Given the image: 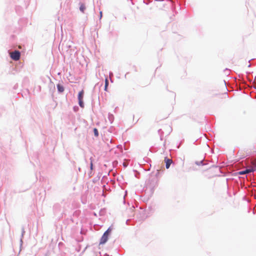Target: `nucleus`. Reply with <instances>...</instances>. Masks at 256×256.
<instances>
[{
	"instance_id": "1",
	"label": "nucleus",
	"mask_w": 256,
	"mask_h": 256,
	"mask_svg": "<svg viewBox=\"0 0 256 256\" xmlns=\"http://www.w3.org/2000/svg\"><path fill=\"white\" fill-rule=\"evenodd\" d=\"M10 58L14 60H19L20 56V54L19 51L15 50L14 52L10 53Z\"/></svg>"
},
{
	"instance_id": "2",
	"label": "nucleus",
	"mask_w": 256,
	"mask_h": 256,
	"mask_svg": "<svg viewBox=\"0 0 256 256\" xmlns=\"http://www.w3.org/2000/svg\"><path fill=\"white\" fill-rule=\"evenodd\" d=\"M108 240V234H107V232H104L102 237L101 238L100 241V244H105Z\"/></svg>"
},
{
	"instance_id": "3",
	"label": "nucleus",
	"mask_w": 256,
	"mask_h": 256,
	"mask_svg": "<svg viewBox=\"0 0 256 256\" xmlns=\"http://www.w3.org/2000/svg\"><path fill=\"white\" fill-rule=\"evenodd\" d=\"M165 162H166V168H168L170 166V165L172 163V160L166 158H165Z\"/></svg>"
},
{
	"instance_id": "4",
	"label": "nucleus",
	"mask_w": 256,
	"mask_h": 256,
	"mask_svg": "<svg viewBox=\"0 0 256 256\" xmlns=\"http://www.w3.org/2000/svg\"><path fill=\"white\" fill-rule=\"evenodd\" d=\"M57 87L59 92H62L64 91V88L62 85L58 84Z\"/></svg>"
},
{
	"instance_id": "5",
	"label": "nucleus",
	"mask_w": 256,
	"mask_h": 256,
	"mask_svg": "<svg viewBox=\"0 0 256 256\" xmlns=\"http://www.w3.org/2000/svg\"><path fill=\"white\" fill-rule=\"evenodd\" d=\"M84 92L83 90H81L79 92L78 95V100H80V99L82 100L83 96H84Z\"/></svg>"
},
{
	"instance_id": "6",
	"label": "nucleus",
	"mask_w": 256,
	"mask_h": 256,
	"mask_svg": "<svg viewBox=\"0 0 256 256\" xmlns=\"http://www.w3.org/2000/svg\"><path fill=\"white\" fill-rule=\"evenodd\" d=\"M86 9L85 5L83 4H80V10L82 12H84Z\"/></svg>"
},
{
	"instance_id": "7",
	"label": "nucleus",
	"mask_w": 256,
	"mask_h": 256,
	"mask_svg": "<svg viewBox=\"0 0 256 256\" xmlns=\"http://www.w3.org/2000/svg\"><path fill=\"white\" fill-rule=\"evenodd\" d=\"M78 104L80 107L84 108V104L82 100H78Z\"/></svg>"
},
{
	"instance_id": "8",
	"label": "nucleus",
	"mask_w": 256,
	"mask_h": 256,
	"mask_svg": "<svg viewBox=\"0 0 256 256\" xmlns=\"http://www.w3.org/2000/svg\"><path fill=\"white\" fill-rule=\"evenodd\" d=\"M245 84H246V81H243V82L242 84H240V88H241L242 87H244L245 86Z\"/></svg>"
},
{
	"instance_id": "9",
	"label": "nucleus",
	"mask_w": 256,
	"mask_h": 256,
	"mask_svg": "<svg viewBox=\"0 0 256 256\" xmlns=\"http://www.w3.org/2000/svg\"><path fill=\"white\" fill-rule=\"evenodd\" d=\"M94 135L96 136H98V130L96 128H94Z\"/></svg>"
},
{
	"instance_id": "10",
	"label": "nucleus",
	"mask_w": 256,
	"mask_h": 256,
	"mask_svg": "<svg viewBox=\"0 0 256 256\" xmlns=\"http://www.w3.org/2000/svg\"><path fill=\"white\" fill-rule=\"evenodd\" d=\"M108 81H105L104 90H107L108 86Z\"/></svg>"
},
{
	"instance_id": "11",
	"label": "nucleus",
	"mask_w": 256,
	"mask_h": 256,
	"mask_svg": "<svg viewBox=\"0 0 256 256\" xmlns=\"http://www.w3.org/2000/svg\"><path fill=\"white\" fill-rule=\"evenodd\" d=\"M252 171V170L251 169H248V170H246L245 171H244V172H246V174L247 173H249V172H250Z\"/></svg>"
},
{
	"instance_id": "12",
	"label": "nucleus",
	"mask_w": 256,
	"mask_h": 256,
	"mask_svg": "<svg viewBox=\"0 0 256 256\" xmlns=\"http://www.w3.org/2000/svg\"><path fill=\"white\" fill-rule=\"evenodd\" d=\"M90 169L92 170L93 164H92V158H90Z\"/></svg>"
},
{
	"instance_id": "13",
	"label": "nucleus",
	"mask_w": 256,
	"mask_h": 256,
	"mask_svg": "<svg viewBox=\"0 0 256 256\" xmlns=\"http://www.w3.org/2000/svg\"><path fill=\"white\" fill-rule=\"evenodd\" d=\"M112 228H109L106 232H107V234L108 235V234L111 232Z\"/></svg>"
},
{
	"instance_id": "14",
	"label": "nucleus",
	"mask_w": 256,
	"mask_h": 256,
	"mask_svg": "<svg viewBox=\"0 0 256 256\" xmlns=\"http://www.w3.org/2000/svg\"><path fill=\"white\" fill-rule=\"evenodd\" d=\"M240 173V174H246V172H244V171L241 172Z\"/></svg>"
},
{
	"instance_id": "15",
	"label": "nucleus",
	"mask_w": 256,
	"mask_h": 256,
	"mask_svg": "<svg viewBox=\"0 0 256 256\" xmlns=\"http://www.w3.org/2000/svg\"><path fill=\"white\" fill-rule=\"evenodd\" d=\"M159 174V172H158V170H157V172L156 174V176H158V175Z\"/></svg>"
},
{
	"instance_id": "16",
	"label": "nucleus",
	"mask_w": 256,
	"mask_h": 256,
	"mask_svg": "<svg viewBox=\"0 0 256 256\" xmlns=\"http://www.w3.org/2000/svg\"><path fill=\"white\" fill-rule=\"evenodd\" d=\"M100 18L102 16V12H100Z\"/></svg>"
},
{
	"instance_id": "17",
	"label": "nucleus",
	"mask_w": 256,
	"mask_h": 256,
	"mask_svg": "<svg viewBox=\"0 0 256 256\" xmlns=\"http://www.w3.org/2000/svg\"><path fill=\"white\" fill-rule=\"evenodd\" d=\"M226 72H229V70H226Z\"/></svg>"
},
{
	"instance_id": "18",
	"label": "nucleus",
	"mask_w": 256,
	"mask_h": 256,
	"mask_svg": "<svg viewBox=\"0 0 256 256\" xmlns=\"http://www.w3.org/2000/svg\"><path fill=\"white\" fill-rule=\"evenodd\" d=\"M255 83H256V81H255V80H254L253 84H255Z\"/></svg>"
},
{
	"instance_id": "19",
	"label": "nucleus",
	"mask_w": 256,
	"mask_h": 256,
	"mask_svg": "<svg viewBox=\"0 0 256 256\" xmlns=\"http://www.w3.org/2000/svg\"><path fill=\"white\" fill-rule=\"evenodd\" d=\"M224 84L226 85V81H224Z\"/></svg>"
}]
</instances>
